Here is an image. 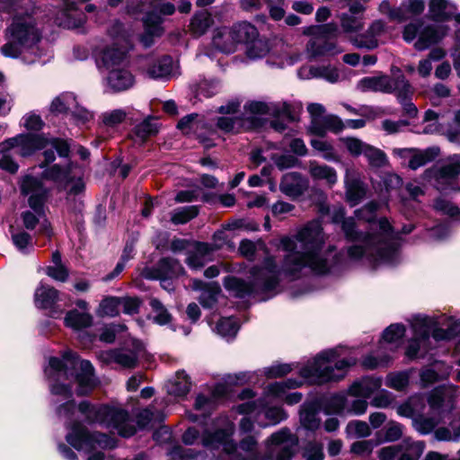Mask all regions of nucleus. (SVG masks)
<instances>
[{"mask_svg":"<svg viewBox=\"0 0 460 460\" xmlns=\"http://www.w3.org/2000/svg\"><path fill=\"white\" fill-rule=\"evenodd\" d=\"M326 236L319 221H311L293 237L280 240L283 251L287 252L279 268L273 256H268L261 266L250 270V282L228 276L224 279L225 288L237 297H244L252 292L274 291L284 279L295 280L308 270L316 274L337 271L347 265L343 254L333 253L334 247L323 251Z\"/></svg>","mask_w":460,"mask_h":460,"instance_id":"obj_1","label":"nucleus"},{"mask_svg":"<svg viewBox=\"0 0 460 460\" xmlns=\"http://www.w3.org/2000/svg\"><path fill=\"white\" fill-rule=\"evenodd\" d=\"M380 205L370 201L362 208L355 211L356 217L371 224V230L376 233L364 234L354 217L345 218L343 208H338L332 214L334 223H341L346 238L354 243L348 248V257L351 261L365 259L370 262L394 263L399 246L398 234H395L385 217L375 221V213Z\"/></svg>","mask_w":460,"mask_h":460,"instance_id":"obj_2","label":"nucleus"},{"mask_svg":"<svg viewBox=\"0 0 460 460\" xmlns=\"http://www.w3.org/2000/svg\"><path fill=\"white\" fill-rule=\"evenodd\" d=\"M6 43L1 47L4 56L17 58L26 51H32L38 58L41 52L38 43L41 40V32L35 19L29 14H16L6 29Z\"/></svg>","mask_w":460,"mask_h":460,"instance_id":"obj_3","label":"nucleus"},{"mask_svg":"<svg viewBox=\"0 0 460 460\" xmlns=\"http://www.w3.org/2000/svg\"><path fill=\"white\" fill-rule=\"evenodd\" d=\"M344 354L341 347L319 353L312 361L300 369L301 376L310 384H323L338 381L345 376L347 369L357 363L356 358L338 360L334 367L331 363Z\"/></svg>","mask_w":460,"mask_h":460,"instance_id":"obj_4","label":"nucleus"},{"mask_svg":"<svg viewBox=\"0 0 460 460\" xmlns=\"http://www.w3.org/2000/svg\"><path fill=\"white\" fill-rule=\"evenodd\" d=\"M79 367V372L73 377L77 384L76 394L85 395L91 393L99 384L94 376V368L88 360H78L76 354L73 351H66L63 358H50L45 373L55 381L67 377L68 369Z\"/></svg>","mask_w":460,"mask_h":460,"instance_id":"obj_5","label":"nucleus"},{"mask_svg":"<svg viewBox=\"0 0 460 460\" xmlns=\"http://www.w3.org/2000/svg\"><path fill=\"white\" fill-rule=\"evenodd\" d=\"M296 445V438L288 429H282L268 439L266 453L262 456L257 450V441L252 436L243 438L239 447L247 454L249 460H290Z\"/></svg>","mask_w":460,"mask_h":460,"instance_id":"obj_6","label":"nucleus"},{"mask_svg":"<svg viewBox=\"0 0 460 460\" xmlns=\"http://www.w3.org/2000/svg\"><path fill=\"white\" fill-rule=\"evenodd\" d=\"M21 190L23 195L29 196V206L34 210V213L31 211L22 213V222L25 228L33 230L39 225L38 233L50 237L52 231L43 211L47 190L42 181L38 178L27 175L22 179Z\"/></svg>","mask_w":460,"mask_h":460,"instance_id":"obj_7","label":"nucleus"},{"mask_svg":"<svg viewBox=\"0 0 460 460\" xmlns=\"http://www.w3.org/2000/svg\"><path fill=\"white\" fill-rule=\"evenodd\" d=\"M2 149L3 151L13 150L15 155L22 156L29 155L37 149H45L43 152L45 162L41 166L55 160L54 150L61 157H66L69 154V146L66 141L58 138L49 140L41 135L31 134L20 135L4 141L2 143Z\"/></svg>","mask_w":460,"mask_h":460,"instance_id":"obj_8","label":"nucleus"},{"mask_svg":"<svg viewBox=\"0 0 460 460\" xmlns=\"http://www.w3.org/2000/svg\"><path fill=\"white\" fill-rule=\"evenodd\" d=\"M444 317H429L417 315L413 317L411 326L414 332V338L410 341L406 356L412 359L418 357H424L429 349V333L436 341L448 340L453 336L450 329L444 330L439 327L443 323Z\"/></svg>","mask_w":460,"mask_h":460,"instance_id":"obj_9","label":"nucleus"},{"mask_svg":"<svg viewBox=\"0 0 460 460\" xmlns=\"http://www.w3.org/2000/svg\"><path fill=\"white\" fill-rule=\"evenodd\" d=\"M78 409L90 423H99L113 429L122 437H130L136 431L128 412L119 406H95L84 401L79 404Z\"/></svg>","mask_w":460,"mask_h":460,"instance_id":"obj_10","label":"nucleus"},{"mask_svg":"<svg viewBox=\"0 0 460 460\" xmlns=\"http://www.w3.org/2000/svg\"><path fill=\"white\" fill-rule=\"evenodd\" d=\"M149 8L153 10L146 13L144 18L145 32L141 35V42L145 47H149L155 37H160L164 29L163 19L156 12L164 15H171L174 13L175 7L171 3L159 4L157 0H131L128 4V12L137 13L146 12Z\"/></svg>","mask_w":460,"mask_h":460,"instance_id":"obj_11","label":"nucleus"},{"mask_svg":"<svg viewBox=\"0 0 460 460\" xmlns=\"http://www.w3.org/2000/svg\"><path fill=\"white\" fill-rule=\"evenodd\" d=\"M429 411L428 415L420 412L412 420L414 429L422 435L429 434L443 422L446 414L451 411L452 404L445 402V396L440 390H434L428 397Z\"/></svg>","mask_w":460,"mask_h":460,"instance_id":"obj_12","label":"nucleus"},{"mask_svg":"<svg viewBox=\"0 0 460 460\" xmlns=\"http://www.w3.org/2000/svg\"><path fill=\"white\" fill-rule=\"evenodd\" d=\"M446 35L443 26L429 24L417 19L405 25L402 31V38L406 42H411L417 37L414 47L418 50H424L429 46L438 43Z\"/></svg>","mask_w":460,"mask_h":460,"instance_id":"obj_13","label":"nucleus"},{"mask_svg":"<svg viewBox=\"0 0 460 460\" xmlns=\"http://www.w3.org/2000/svg\"><path fill=\"white\" fill-rule=\"evenodd\" d=\"M66 441L76 450H83L91 453L97 447L113 448L116 442L106 434H91L81 423H75L71 427L70 432L66 435Z\"/></svg>","mask_w":460,"mask_h":460,"instance_id":"obj_14","label":"nucleus"},{"mask_svg":"<svg viewBox=\"0 0 460 460\" xmlns=\"http://www.w3.org/2000/svg\"><path fill=\"white\" fill-rule=\"evenodd\" d=\"M423 120L429 123L424 128L425 133L445 135L451 142L456 141L460 137V127L454 118L451 122H448L444 114L428 110L424 114Z\"/></svg>","mask_w":460,"mask_h":460,"instance_id":"obj_15","label":"nucleus"},{"mask_svg":"<svg viewBox=\"0 0 460 460\" xmlns=\"http://www.w3.org/2000/svg\"><path fill=\"white\" fill-rule=\"evenodd\" d=\"M145 354L142 342L132 340L127 346L111 349L105 353V360L114 362L124 368H134L137 365L138 358Z\"/></svg>","mask_w":460,"mask_h":460,"instance_id":"obj_16","label":"nucleus"},{"mask_svg":"<svg viewBox=\"0 0 460 460\" xmlns=\"http://www.w3.org/2000/svg\"><path fill=\"white\" fill-rule=\"evenodd\" d=\"M95 63L99 69L108 72L121 66H128L127 52L116 44L100 48L95 53Z\"/></svg>","mask_w":460,"mask_h":460,"instance_id":"obj_17","label":"nucleus"},{"mask_svg":"<svg viewBox=\"0 0 460 460\" xmlns=\"http://www.w3.org/2000/svg\"><path fill=\"white\" fill-rule=\"evenodd\" d=\"M70 369H68L67 377H64L59 379L58 382L55 381L53 378H50L46 373L45 375L49 378L50 382V393L54 396H60L62 399L66 400V402L59 405L57 409V413L60 417L70 418L71 415L75 411V401L72 400V389L70 386V376H73V374H70Z\"/></svg>","mask_w":460,"mask_h":460,"instance_id":"obj_18","label":"nucleus"},{"mask_svg":"<svg viewBox=\"0 0 460 460\" xmlns=\"http://www.w3.org/2000/svg\"><path fill=\"white\" fill-rule=\"evenodd\" d=\"M459 173L460 155H454L449 157L448 164L434 172V180L437 189L441 191L456 190L455 181Z\"/></svg>","mask_w":460,"mask_h":460,"instance_id":"obj_19","label":"nucleus"},{"mask_svg":"<svg viewBox=\"0 0 460 460\" xmlns=\"http://www.w3.org/2000/svg\"><path fill=\"white\" fill-rule=\"evenodd\" d=\"M393 154L400 158L408 159V166L411 170L425 165L433 161L439 155L438 147H429L424 150L413 148H394Z\"/></svg>","mask_w":460,"mask_h":460,"instance_id":"obj_20","label":"nucleus"},{"mask_svg":"<svg viewBox=\"0 0 460 460\" xmlns=\"http://www.w3.org/2000/svg\"><path fill=\"white\" fill-rule=\"evenodd\" d=\"M306 382L301 376L300 379H288L287 381L274 382L267 386V393L275 397L285 396V401L288 404H296L302 400V394L298 392L290 393L286 394L288 389H293L303 385ZM307 383H309L307 381Z\"/></svg>","mask_w":460,"mask_h":460,"instance_id":"obj_21","label":"nucleus"},{"mask_svg":"<svg viewBox=\"0 0 460 460\" xmlns=\"http://www.w3.org/2000/svg\"><path fill=\"white\" fill-rule=\"evenodd\" d=\"M344 183L346 200L351 207L359 204L366 198L367 185L355 172L346 171Z\"/></svg>","mask_w":460,"mask_h":460,"instance_id":"obj_22","label":"nucleus"},{"mask_svg":"<svg viewBox=\"0 0 460 460\" xmlns=\"http://www.w3.org/2000/svg\"><path fill=\"white\" fill-rule=\"evenodd\" d=\"M343 49L336 41L324 35H319L311 39L306 45V52L310 58L332 56L341 53Z\"/></svg>","mask_w":460,"mask_h":460,"instance_id":"obj_23","label":"nucleus"},{"mask_svg":"<svg viewBox=\"0 0 460 460\" xmlns=\"http://www.w3.org/2000/svg\"><path fill=\"white\" fill-rule=\"evenodd\" d=\"M307 188L308 181L297 172L286 173L279 184L281 192L292 199L301 196Z\"/></svg>","mask_w":460,"mask_h":460,"instance_id":"obj_24","label":"nucleus"},{"mask_svg":"<svg viewBox=\"0 0 460 460\" xmlns=\"http://www.w3.org/2000/svg\"><path fill=\"white\" fill-rule=\"evenodd\" d=\"M385 24L381 20L372 22L367 31L351 39V43L359 49H373L378 46L377 37L385 31Z\"/></svg>","mask_w":460,"mask_h":460,"instance_id":"obj_25","label":"nucleus"},{"mask_svg":"<svg viewBox=\"0 0 460 460\" xmlns=\"http://www.w3.org/2000/svg\"><path fill=\"white\" fill-rule=\"evenodd\" d=\"M134 83V76L128 66L112 69L106 76V84L113 92L126 91L132 87Z\"/></svg>","mask_w":460,"mask_h":460,"instance_id":"obj_26","label":"nucleus"},{"mask_svg":"<svg viewBox=\"0 0 460 460\" xmlns=\"http://www.w3.org/2000/svg\"><path fill=\"white\" fill-rule=\"evenodd\" d=\"M214 249L205 243H193L192 248L188 250L186 258L187 265L192 270L201 269L207 262L212 260Z\"/></svg>","mask_w":460,"mask_h":460,"instance_id":"obj_27","label":"nucleus"},{"mask_svg":"<svg viewBox=\"0 0 460 460\" xmlns=\"http://www.w3.org/2000/svg\"><path fill=\"white\" fill-rule=\"evenodd\" d=\"M85 21L86 15L75 3L66 4L57 16L58 25L67 29L79 28Z\"/></svg>","mask_w":460,"mask_h":460,"instance_id":"obj_28","label":"nucleus"},{"mask_svg":"<svg viewBox=\"0 0 460 460\" xmlns=\"http://www.w3.org/2000/svg\"><path fill=\"white\" fill-rule=\"evenodd\" d=\"M213 46L225 53H233L237 49L230 27H220L215 30L212 38Z\"/></svg>","mask_w":460,"mask_h":460,"instance_id":"obj_29","label":"nucleus"},{"mask_svg":"<svg viewBox=\"0 0 460 460\" xmlns=\"http://www.w3.org/2000/svg\"><path fill=\"white\" fill-rule=\"evenodd\" d=\"M382 385V380L375 377H366L353 383L349 394L355 397L369 398Z\"/></svg>","mask_w":460,"mask_h":460,"instance_id":"obj_30","label":"nucleus"},{"mask_svg":"<svg viewBox=\"0 0 460 460\" xmlns=\"http://www.w3.org/2000/svg\"><path fill=\"white\" fill-rule=\"evenodd\" d=\"M234 40L238 45L250 44L259 36L257 28L248 22H239L230 26Z\"/></svg>","mask_w":460,"mask_h":460,"instance_id":"obj_31","label":"nucleus"},{"mask_svg":"<svg viewBox=\"0 0 460 460\" xmlns=\"http://www.w3.org/2000/svg\"><path fill=\"white\" fill-rule=\"evenodd\" d=\"M392 77L388 75L369 76L361 79L358 87L363 92L374 91L390 93H392Z\"/></svg>","mask_w":460,"mask_h":460,"instance_id":"obj_32","label":"nucleus"},{"mask_svg":"<svg viewBox=\"0 0 460 460\" xmlns=\"http://www.w3.org/2000/svg\"><path fill=\"white\" fill-rule=\"evenodd\" d=\"M308 171L313 179L324 181L331 187L338 181L335 169L326 164H321L316 161H310L308 163Z\"/></svg>","mask_w":460,"mask_h":460,"instance_id":"obj_33","label":"nucleus"},{"mask_svg":"<svg viewBox=\"0 0 460 460\" xmlns=\"http://www.w3.org/2000/svg\"><path fill=\"white\" fill-rule=\"evenodd\" d=\"M298 74L303 78H323L330 83L337 82L340 77L338 70L331 66H311L300 69Z\"/></svg>","mask_w":460,"mask_h":460,"instance_id":"obj_34","label":"nucleus"},{"mask_svg":"<svg viewBox=\"0 0 460 460\" xmlns=\"http://www.w3.org/2000/svg\"><path fill=\"white\" fill-rule=\"evenodd\" d=\"M156 278L164 281L181 275L184 269L178 260L172 258H163L159 261L155 268Z\"/></svg>","mask_w":460,"mask_h":460,"instance_id":"obj_35","label":"nucleus"},{"mask_svg":"<svg viewBox=\"0 0 460 460\" xmlns=\"http://www.w3.org/2000/svg\"><path fill=\"white\" fill-rule=\"evenodd\" d=\"M172 69V58L169 56H164L148 63L146 74L151 78H164L171 75Z\"/></svg>","mask_w":460,"mask_h":460,"instance_id":"obj_36","label":"nucleus"},{"mask_svg":"<svg viewBox=\"0 0 460 460\" xmlns=\"http://www.w3.org/2000/svg\"><path fill=\"white\" fill-rule=\"evenodd\" d=\"M193 285L195 288L201 289L199 296V303L203 307L211 308L217 301V296L220 292V288L216 283L204 284L200 280H194Z\"/></svg>","mask_w":460,"mask_h":460,"instance_id":"obj_37","label":"nucleus"},{"mask_svg":"<svg viewBox=\"0 0 460 460\" xmlns=\"http://www.w3.org/2000/svg\"><path fill=\"white\" fill-rule=\"evenodd\" d=\"M214 20L207 10L197 12L189 25V30L195 37H199L207 32L213 25Z\"/></svg>","mask_w":460,"mask_h":460,"instance_id":"obj_38","label":"nucleus"},{"mask_svg":"<svg viewBox=\"0 0 460 460\" xmlns=\"http://www.w3.org/2000/svg\"><path fill=\"white\" fill-rule=\"evenodd\" d=\"M392 83V93L395 92L397 93L400 102L406 101L411 98L413 93V88L405 76L401 73L400 69L396 68V70H393Z\"/></svg>","mask_w":460,"mask_h":460,"instance_id":"obj_39","label":"nucleus"},{"mask_svg":"<svg viewBox=\"0 0 460 460\" xmlns=\"http://www.w3.org/2000/svg\"><path fill=\"white\" fill-rule=\"evenodd\" d=\"M270 105L262 102H250L244 105L243 119L246 122L247 128L254 125V117L257 115L271 114Z\"/></svg>","mask_w":460,"mask_h":460,"instance_id":"obj_40","label":"nucleus"},{"mask_svg":"<svg viewBox=\"0 0 460 460\" xmlns=\"http://www.w3.org/2000/svg\"><path fill=\"white\" fill-rule=\"evenodd\" d=\"M400 448L402 454L399 460H419L424 451L425 445L422 441H413L407 438L402 441Z\"/></svg>","mask_w":460,"mask_h":460,"instance_id":"obj_41","label":"nucleus"},{"mask_svg":"<svg viewBox=\"0 0 460 460\" xmlns=\"http://www.w3.org/2000/svg\"><path fill=\"white\" fill-rule=\"evenodd\" d=\"M93 316L86 312H79L75 309L67 312L65 317L66 326L74 330H81L91 326Z\"/></svg>","mask_w":460,"mask_h":460,"instance_id":"obj_42","label":"nucleus"},{"mask_svg":"<svg viewBox=\"0 0 460 460\" xmlns=\"http://www.w3.org/2000/svg\"><path fill=\"white\" fill-rule=\"evenodd\" d=\"M58 291L49 286L40 285L35 292V303L42 308H49L58 300Z\"/></svg>","mask_w":460,"mask_h":460,"instance_id":"obj_43","label":"nucleus"},{"mask_svg":"<svg viewBox=\"0 0 460 460\" xmlns=\"http://www.w3.org/2000/svg\"><path fill=\"white\" fill-rule=\"evenodd\" d=\"M190 381L184 371H178L168 385V393L178 397L185 396L190 389Z\"/></svg>","mask_w":460,"mask_h":460,"instance_id":"obj_44","label":"nucleus"},{"mask_svg":"<svg viewBox=\"0 0 460 460\" xmlns=\"http://www.w3.org/2000/svg\"><path fill=\"white\" fill-rule=\"evenodd\" d=\"M424 400L420 395L411 397L407 402L397 408V413L400 416L413 418L417 416L424 408Z\"/></svg>","mask_w":460,"mask_h":460,"instance_id":"obj_45","label":"nucleus"},{"mask_svg":"<svg viewBox=\"0 0 460 460\" xmlns=\"http://www.w3.org/2000/svg\"><path fill=\"white\" fill-rule=\"evenodd\" d=\"M310 143L312 147L317 151L324 160L336 163L341 161L340 155L329 141L323 138H314Z\"/></svg>","mask_w":460,"mask_h":460,"instance_id":"obj_46","label":"nucleus"},{"mask_svg":"<svg viewBox=\"0 0 460 460\" xmlns=\"http://www.w3.org/2000/svg\"><path fill=\"white\" fill-rule=\"evenodd\" d=\"M429 13L433 19H444L454 13L456 7L448 0H430Z\"/></svg>","mask_w":460,"mask_h":460,"instance_id":"obj_47","label":"nucleus"},{"mask_svg":"<svg viewBox=\"0 0 460 460\" xmlns=\"http://www.w3.org/2000/svg\"><path fill=\"white\" fill-rule=\"evenodd\" d=\"M76 99L71 93H65L56 97L50 104V111L55 114L69 112L74 109Z\"/></svg>","mask_w":460,"mask_h":460,"instance_id":"obj_48","label":"nucleus"},{"mask_svg":"<svg viewBox=\"0 0 460 460\" xmlns=\"http://www.w3.org/2000/svg\"><path fill=\"white\" fill-rule=\"evenodd\" d=\"M404 333L405 327L402 324H391L385 330L383 333L380 349L394 351V348L388 349L385 346V344H394L397 342L404 336Z\"/></svg>","mask_w":460,"mask_h":460,"instance_id":"obj_49","label":"nucleus"},{"mask_svg":"<svg viewBox=\"0 0 460 460\" xmlns=\"http://www.w3.org/2000/svg\"><path fill=\"white\" fill-rule=\"evenodd\" d=\"M199 214L197 206H186L173 209L171 213V222L174 225H183L195 218Z\"/></svg>","mask_w":460,"mask_h":460,"instance_id":"obj_50","label":"nucleus"},{"mask_svg":"<svg viewBox=\"0 0 460 460\" xmlns=\"http://www.w3.org/2000/svg\"><path fill=\"white\" fill-rule=\"evenodd\" d=\"M157 132L155 125L151 123L149 120H144L137 124L132 133L131 138L136 144H143L149 137L155 135Z\"/></svg>","mask_w":460,"mask_h":460,"instance_id":"obj_51","label":"nucleus"},{"mask_svg":"<svg viewBox=\"0 0 460 460\" xmlns=\"http://www.w3.org/2000/svg\"><path fill=\"white\" fill-rule=\"evenodd\" d=\"M217 127L226 133H238L241 129H248L245 120L239 117H221L217 119Z\"/></svg>","mask_w":460,"mask_h":460,"instance_id":"obj_52","label":"nucleus"},{"mask_svg":"<svg viewBox=\"0 0 460 460\" xmlns=\"http://www.w3.org/2000/svg\"><path fill=\"white\" fill-rule=\"evenodd\" d=\"M121 300L117 297L108 296L102 300L97 309L99 316L113 317L119 314Z\"/></svg>","mask_w":460,"mask_h":460,"instance_id":"obj_53","label":"nucleus"},{"mask_svg":"<svg viewBox=\"0 0 460 460\" xmlns=\"http://www.w3.org/2000/svg\"><path fill=\"white\" fill-rule=\"evenodd\" d=\"M45 177L52 181L66 183L71 180V167L55 164L44 172Z\"/></svg>","mask_w":460,"mask_h":460,"instance_id":"obj_54","label":"nucleus"},{"mask_svg":"<svg viewBox=\"0 0 460 460\" xmlns=\"http://www.w3.org/2000/svg\"><path fill=\"white\" fill-rule=\"evenodd\" d=\"M349 438H366L371 434L369 425L362 420H351L346 426Z\"/></svg>","mask_w":460,"mask_h":460,"instance_id":"obj_55","label":"nucleus"},{"mask_svg":"<svg viewBox=\"0 0 460 460\" xmlns=\"http://www.w3.org/2000/svg\"><path fill=\"white\" fill-rule=\"evenodd\" d=\"M392 361V357L387 353L378 351L376 355L369 354L362 361L365 368L374 369L379 367H386Z\"/></svg>","mask_w":460,"mask_h":460,"instance_id":"obj_56","label":"nucleus"},{"mask_svg":"<svg viewBox=\"0 0 460 460\" xmlns=\"http://www.w3.org/2000/svg\"><path fill=\"white\" fill-rule=\"evenodd\" d=\"M320 132H313L314 134L317 136H323L327 130H331L333 132H338L341 130L344 127V124L341 120V119L335 115H325L321 120H320Z\"/></svg>","mask_w":460,"mask_h":460,"instance_id":"obj_57","label":"nucleus"},{"mask_svg":"<svg viewBox=\"0 0 460 460\" xmlns=\"http://www.w3.org/2000/svg\"><path fill=\"white\" fill-rule=\"evenodd\" d=\"M239 325L233 317H225L218 321L216 330L223 337H234L238 332Z\"/></svg>","mask_w":460,"mask_h":460,"instance_id":"obj_58","label":"nucleus"},{"mask_svg":"<svg viewBox=\"0 0 460 460\" xmlns=\"http://www.w3.org/2000/svg\"><path fill=\"white\" fill-rule=\"evenodd\" d=\"M363 155L367 159L372 166L381 167L386 163L385 154L382 150L370 145H367L364 149Z\"/></svg>","mask_w":460,"mask_h":460,"instance_id":"obj_59","label":"nucleus"},{"mask_svg":"<svg viewBox=\"0 0 460 460\" xmlns=\"http://www.w3.org/2000/svg\"><path fill=\"white\" fill-rule=\"evenodd\" d=\"M149 305L152 307L153 312L155 314V323L160 325H164L171 321V314L168 313L167 309L157 298H151Z\"/></svg>","mask_w":460,"mask_h":460,"instance_id":"obj_60","label":"nucleus"},{"mask_svg":"<svg viewBox=\"0 0 460 460\" xmlns=\"http://www.w3.org/2000/svg\"><path fill=\"white\" fill-rule=\"evenodd\" d=\"M230 433L226 429H218L214 433H205L202 438L203 445L206 447H216L220 444L226 443Z\"/></svg>","mask_w":460,"mask_h":460,"instance_id":"obj_61","label":"nucleus"},{"mask_svg":"<svg viewBox=\"0 0 460 460\" xmlns=\"http://www.w3.org/2000/svg\"><path fill=\"white\" fill-rule=\"evenodd\" d=\"M386 386L397 391H402L409 385V375L406 372L390 373L386 376Z\"/></svg>","mask_w":460,"mask_h":460,"instance_id":"obj_62","label":"nucleus"},{"mask_svg":"<svg viewBox=\"0 0 460 460\" xmlns=\"http://www.w3.org/2000/svg\"><path fill=\"white\" fill-rule=\"evenodd\" d=\"M301 424L307 429L314 430L319 428L321 420L317 417V412L313 408H304L300 411Z\"/></svg>","mask_w":460,"mask_h":460,"instance_id":"obj_63","label":"nucleus"},{"mask_svg":"<svg viewBox=\"0 0 460 460\" xmlns=\"http://www.w3.org/2000/svg\"><path fill=\"white\" fill-rule=\"evenodd\" d=\"M347 399L343 394L332 395L324 403L327 414L340 413L346 409Z\"/></svg>","mask_w":460,"mask_h":460,"instance_id":"obj_64","label":"nucleus"}]
</instances>
